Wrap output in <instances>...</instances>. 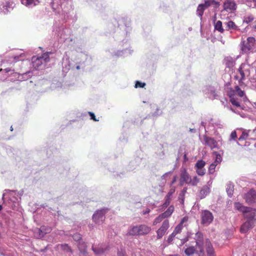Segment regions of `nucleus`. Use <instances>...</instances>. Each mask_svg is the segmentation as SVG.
Instances as JSON below:
<instances>
[{
  "label": "nucleus",
  "mask_w": 256,
  "mask_h": 256,
  "mask_svg": "<svg viewBox=\"0 0 256 256\" xmlns=\"http://www.w3.org/2000/svg\"><path fill=\"white\" fill-rule=\"evenodd\" d=\"M246 220L240 228L242 233H246L256 224V209L249 208V210L244 215Z\"/></svg>",
  "instance_id": "f257e3e1"
},
{
  "label": "nucleus",
  "mask_w": 256,
  "mask_h": 256,
  "mask_svg": "<svg viewBox=\"0 0 256 256\" xmlns=\"http://www.w3.org/2000/svg\"><path fill=\"white\" fill-rule=\"evenodd\" d=\"M51 52H47L43 54L40 56H34L32 58V66L38 70L43 64H45L50 61V54Z\"/></svg>",
  "instance_id": "f03ea898"
},
{
  "label": "nucleus",
  "mask_w": 256,
  "mask_h": 256,
  "mask_svg": "<svg viewBox=\"0 0 256 256\" xmlns=\"http://www.w3.org/2000/svg\"><path fill=\"white\" fill-rule=\"evenodd\" d=\"M150 230V228L146 225H140L131 228L128 234L130 235L136 236L148 234Z\"/></svg>",
  "instance_id": "7ed1b4c3"
},
{
  "label": "nucleus",
  "mask_w": 256,
  "mask_h": 256,
  "mask_svg": "<svg viewBox=\"0 0 256 256\" xmlns=\"http://www.w3.org/2000/svg\"><path fill=\"white\" fill-rule=\"evenodd\" d=\"M255 38L253 37H248L246 40L242 42L240 44V49L244 53H247L254 46Z\"/></svg>",
  "instance_id": "20e7f679"
},
{
  "label": "nucleus",
  "mask_w": 256,
  "mask_h": 256,
  "mask_svg": "<svg viewBox=\"0 0 256 256\" xmlns=\"http://www.w3.org/2000/svg\"><path fill=\"white\" fill-rule=\"evenodd\" d=\"M108 211V208H102L96 210L92 216L94 221L96 224L102 223L105 220V214Z\"/></svg>",
  "instance_id": "39448f33"
},
{
  "label": "nucleus",
  "mask_w": 256,
  "mask_h": 256,
  "mask_svg": "<svg viewBox=\"0 0 256 256\" xmlns=\"http://www.w3.org/2000/svg\"><path fill=\"white\" fill-rule=\"evenodd\" d=\"M202 223L203 224L208 225L213 220L214 216L211 212L205 210L202 212Z\"/></svg>",
  "instance_id": "423d86ee"
},
{
  "label": "nucleus",
  "mask_w": 256,
  "mask_h": 256,
  "mask_svg": "<svg viewBox=\"0 0 256 256\" xmlns=\"http://www.w3.org/2000/svg\"><path fill=\"white\" fill-rule=\"evenodd\" d=\"M244 198L248 204H252L256 201V191L250 190L244 196Z\"/></svg>",
  "instance_id": "0eeeda50"
},
{
  "label": "nucleus",
  "mask_w": 256,
  "mask_h": 256,
  "mask_svg": "<svg viewBox=\"0 0 256 256\" xmlns=\"http://www.w3.org/2000/svg\"><path fill=\"white\" fill-rule=\"evenodd\" d=\"M168 228L169 222L168 220H166L163 222L162 226L156 232L158 238H162L165 234Z\"/></svg>",
  "instance_id": "6e6552de"
},
{
  "label": "nucleus",
  "mask_w": 256,
  "mask_h": 256,
  "mask_svg": "<svg viewBox=\"0 0 256 256\" xmlns=\"http://www.w3.org/2000/svg\"><path fill=\"white\" fill-rule=\"evenodd\" d=\"M236 8V2L232 0H226L224 3V9L227 12H232Z\"/></svg>",
  "instance_id": "1a4fd4ad"
},
{
  "label": "nucleus",
  "mask_w": 256,
  "mask_h": 256,
  "mask_svg": "<svg viewBox=\"0 0 256 256\" xmlns=\"http://www.w3.org/2000/svg\"><path fill=\"white\" fill-rule=\"evenodd\" d=\"M191 176L190 174L187 172L186 170H184L182 171L180 174V186H184V184L186 183L188 184H189V182H190Z\"/></svg>",
  "instance_id": "9d476101"
},
{
  "label": "nucleus",
  "mask_w": 256,
  "mask_h": 256,
  "mask_svg": "<svg viewBox=\"0 0 256 256\" xmlns=\"http://www.w3.org/2000/svg\"><path fill=\"white\" fill-rule=\"evenodd\" d=\"M204 142L205 144L210 147V148H214L218 147V142L214 138L204 136Z\"/></svg>",
  "instance_id": "9b49d317"
},
{
  "label": "nucleus",
  "mask_w": 256,
  "mask_h": 256,
  "mask_svg": "<svg viewBox=\"0 0 256 256\" xmlns=\"http://www.w3.org/2000/svg\"><path fill=\"white\" fill-rule=\"evenodd\" d=\"M0 72L2 74H4L2 78H1L2 80H6L10 74H14L15 76H17L18 74L16 72H14V70H12L10 68H6L5 69H0Z\"/></svg>",
  "instance_id": "f8f14e48"
},
{
  "label": "nucleus",
  "mask_w": 256,
  "mask_h": 256,
  "mask_svg": "<svg viewBox=\"0 0 256 256\" xmlns=\"http://www.w3.org/2000/svg\"><path fill=\"white\" fill-rule=\"evenodd\" d=\"M194 240H196V246H203L204 244V236L200 232H198L196 234L194 237Z\"/></svg>",
  "instance_id": "ddd939ff"
},
{
  "label": "nucleus",
  "mask_w": 256,
  "mask_h": 256,
  "mask_svg": "<svg viewBox=\"0 0 256 256\" xmlns=\"http://www.w3.org/2000/svg\"><path fill=\"white\" fill-rule=\"evenodd\" d=\"M24 54H18L13 55L12 56L10 57L8 59L6 60L8 63L13 64L18 61L22 60L24 59Z\"/></svg>",
  "instance_id": "4468645a"
},
{
  "label": "nucleus",
  "mask_w": 256,
  "mask_h": 256,
  "mask_svg": "<svg viewBox=\"0 0 256 256\" xmlns=\"http://www.w3.org/2000/svg\"><path fill=\"white\" fill-rule=\"evenodd\" d=\"M205 246L207 252L208 256H214V250L208 239H206L205 241Z\"/></svg>",
  "instance_id": "2eb2a0df"
},
{
  "label": "nucleus",
  "mask_w": 256,
  "mask_h": 256,
  "mask_svg": "<svg viewBox=\"0 0 256 256\" xmlns=\"http://www.w3.org/2000/svg\"><path fill=\"white\" fill-rule=\"evenodd\" d=\"M224 62L226 66L229 68H232L236 64L235 60L230 56L226 57Z\"/></svg>",
  "instance_id": "dca6fc26"
},
{
  "label": "nucleus",
  "mask_w": 256,
  "mask_h": 256,
  "mask_svg": "<svg viewBox=\"0 0 256 256\" xmlns=\"http://www.w3.org/2000/svg\"><path fill=\"white\" fill-rule=\"evenodd\" d=\"M92 250L96 254H100L104 253L106 250V248H105L102 244L100 246H92Z\"/></svg>",
  "instance_id": "f3484780"
},
{
  "label": "nucleus",
  "mask_w": 256,
  "mask_h": 256,
  "mask_svg": "<svg viewBox=\"0 0 256 256\" xmlns=\"http://www.w3.org/2000/svg\"><path fill=\"white\" fill-rule=\"evenodd\" d=\"M244 66L245 65L242 64L238 69V72H239L241 76L240 78V80H244L245 79L246 74H250L249 70H243V68H244Z\"/></svg>",
  "instance_id": "a211bd4d"
},
{
  "label": "nucleus",
  "mask_w": 256,
  "mask_h": 256,
  "mask_svg": "<svg viewBox=\"0 0 256 256\" xmlns=\"http://www.w3.org/2000/svg\"><path fill=\"white\" fill-rule=\"evenodd\" d=\"M78 248L80 253L81 256H86V246L84 242H78Z\"/></svg>",
  "instance_id": "6ab92c4d"
},
{
  "label": "nucleus",
  "mask_w": 256,
  "mask_h": 256,
  "mask_svg": "<svg viewBox=\"0 0 256 256\" xmlns=\"http://www.w3.org/2000/svg\"><path fill=\"white\" fill-rule=\"evenodd\" d=\"M224 30L228 31L230 30H237V26L231 20L224 24Z\"/></svg>",
  "instance_id": "aec40b11"
},
{
  "label": "nucleus",
  "mask_w": 256,
  "mask_h": 256,
  "mask_svg": "<svg viewBox=\"0 0 256 256\" xmlns=\"http://www.w3.org/2000/svg\"><path fill=\"white\" fill-rule=\"evenodd\" d=\"M52 228H45L44 226H42L38 230L40 234L37 238H40L44 236L45 234L49 233L51 232Z\"/></svg>",
  "instance_id": "412c9836"
},
{
  "label": "nucleus",
  "mask_w": 256,
  "mask_h": 256,
  "mask_svg": "<svg viewBox=\"0 0 256 256\" xmlns=\"http://www.w3.org/2000/svg\"><path fill=\"white\" fill-rule=\"evenodd\" d=\"M234 208L237 210L242 212L244 214L247 212V211L249 210V207H246L242 206L240 203L238 202H235L234 204Z\"/></svg>",
  "instance_id": "4be33fe9"
},
{
  "label": "nucleus",
  "mask_w": 256,
  "mask_h": 256,
  "mask_svg": "<svg viewBox=\"0 0 256 256\" xmlns=\"http://www.w3.org/2000/svg\"><path fill=\"white\" fill-rule=\"evenodd\" d=\"M132 50H118L115 55L118 56H126L132 54Z\"/></svg>",
  "instance_id": "5701e85b"
},
{
  "label": "nucleus",
  "mask_w": 256,
  "mask_h": 256,
  "mask_svg": "<svg viewBox=\"0 0 256 256\" xmlns=\"http://www.w3.org/2000/svg\"><path fill=\"white\" fill-rule=\"evenodd\" d=\"M210 192V189L207 186H204L202 187L200 191V198H204Z\"/></svg>",
  "instance_id": "b1692460"
},
{
  "label": "nucleus",
  "mask_w": 256,
  "mask_h": 256,
  "mask_svg": "<svg viewBox=\"0 0 256 256\" xmlns=\"http://www.w3.org/2000/svg\"><path fill=\"white\" fill-rule=\"evenodd\" d=\"M205 10H206V8L204 7V6L202 4H199L197 8L196 14L202 18Z\"/></svg>",
  "instance_id": "393cba45"
},
{
  "label": "nucleus",
  "mask_w": 256,
  "mask_h": 256,
  "mask_svg": "<svg viewBox=\"0 0 256 256\" xmlns=\"http://www.w3.org/2000/svg\"><path fill=\"white\" fill-rule=\"evenodd\" d=\"M174 210V207L173 206H170L168 207L166 211L162 213L164 216L168 218L170 216Z\"/></svg>",
  "instance_id": "a878e982"
},
{
  "label": "nucleus",
  "mask_w": 256,
  "mask_h": 256,
  "mask_svg": "<svg viewBox=\"0 0 256 256\" xmlns=\"http://www.w3.org/2000/svg\"><path fill=\"white\" fill-rule=\"evenodd\" d=\"M214 28L216 30L220 32H223L224 30V29L222 28V22L220 20H218L214 24Z\"/></svg>",
  "instance_id": "bb28decb"
},
{
  "label": "nucleus",
  "mask_w": 256,
  "mask_h": 256,
  "mask_svg": "<svg viewBox=\"0 0 256 256\" xmlns=\"http://www.w3.org/2000/svg\"><path fill=\"white\" fill-rule=\"evenodd\" d=\"M250 132V130H244L242 135L240 136L238 140L240 141L246 140L248 138V132Z\"/></svg>",
  "instance_id": "cd10ccee"
},
{
  "label": "nucleus",
  "mask_w": 256,
  "mask_h": 256,
  "mask_svg": "<svg viewBox=\"0 0 256 256\" xmlns=\"http://www.w3.org/2000/svg\"><path fill=\"white\" fill-rule=\"evenodd\" d=\"M199 182L200 179L196 176H194L193 177V178H190L188 185L192 186H196Z\"/></svg>",
  "instance_id": "c85d7f7f"
},
{
  "label": "nucleus",
  "mask_w": 256,
  "mask_h": 256,
  "mask_svg": "<svg viewBox=\"0 0 256 256\" xmlns=\"http://www.w3.org/2000/svg\"><path fill=\"white\" fill-rule=\"evenodd\" d=\"M234 92L240 97L244 96V92L238 86H236Z\"/></svg>",
  "instance_id": "c756f323"
},
{
  "label": "nucleus",
  "mask_w": 256,
  "mask_h": 256,
  "mask_svg": "<svg viewBox=\"0 0 256 256\" xmlns=\"http://www.w3.org/2000/svg\"><path fill=\"white\" fill-rule=\"evenodd\" d=\"M206 162L202 160H198L194 166L195 168H204V166H206Z\"/></svg>",
  "instance_id": "7c9ffc66"
},
{
  "label": "nucleus",
  "mask_w": 256,
  "mask_h": 256,
  "mask_svg": "<svg viewBox=\"0 0 256 256\" xmlns=\"http://www.w3.org/2000/svg\"><path fill=\"white\" fill-rule=\"evenodd\" d=\"M234 186L229 184L227 185L226 192L228 196H231L233 194Z\"/></svg>",
  "instance_id": "2f4dec72"
},
{
  "label": "nucleus",
  "mask_w": 256,
  "mask_h": 256,
  "mask_svg": "<svg viewBox=\"0 0 256 256\" xmlns=\"http://www.w3.org/2000/svg\"><path fill=\"white\" fill-rule=\"evenodd\" d=\"M201 34H202V37L206 38V39L208 40L210 39V40H211V41L212 42H214L215 38H214L213 37L212 33H207V32H206V33H201Z\"/></svg>",
  "instance_id": "473e14b6"
},
{
  "label": "nucleus",
  "mask_w": 256,
  "mask_h": 256,
  "mask_svg": "<svg viewBox=\"0 0 256 256\" xmlns=\"http://www.w3.org/2000/svg\"><path fill=\"white\" fill-rule=\"evenodd\" d=\"M195 250H196L194 246H190V247L186 248L184 252H185V254L187 256H190L194 254Z\"/></svg>",
  "instance_id": "72a5a7b5"
},
{
  "label": "nucleus",
  "mask_w": 256,
  "mask_h": 256,
  "mask_svg": "<svg viewBox=\"0 0 256 256\" xmlns=\"http://www.w3.org/2000/svg\"><path fill=\"white\" fill-rule=\"evenodd\" d=\"M254 20V17L253 16L252 14H250L244 16L243 21L244 22L248 24L249 22H252Z\"/></svg>",
  "instance_id": "f704fd0d"
},
{
  "label": "nucleus",
  "mask_w": 256,
  "mask_h": 256,
  "mask_svg": "<svg viewBox=\"0 0 256 256\" xmlns=\"http://www.w3.org/2000/svg\"><path fill=\"white\" fill-rule=\"evenodd\" d=\"M58 249L60 248L66 252H71V249L67 244H60L58 246Z\"/></svg>",
  "instance_id": "c9c22d12"
},
{
  "label": "nucleus",
  "mask_w": 256,
  "mask_h": 256,
  "mask_svg": "<svg viewBox=\"0 0 256 256\" xmlns=\"http://www.w3.org/2000/svg\"><path fill=\"white\" fill-rule=\"evenodd\" d=\"M218 164L215 163V162H214L210 164L208 168V172L210 174H212L214 173V172H215L216 167Z\"/></svg>",
  "instance_id": "e433bc0d"
},
{
  "label": "nucleus",
  "mask_w": 256,
  "mask_h": 256,
  "mask_svg": "<svg viewBox=\"0 0 256 256\" xmlns=\"http://www.w3.org/2000/svg\"><path fill=\"white\" fill-rule=\"evenodd\" d=\"M164 218H166V217L164 216V215H163L162 213L157 218H155V220H154V225H156L157 224L160 222Z\"/></svg>",
  "instance_id": "4c0bfd02"
},
{
  "label": "nucleus",
  "mask_w": 256,
  "mask_h": 256,
  "mask_svg": "<svg viewBox=\"0 0 256 256\" xmlns=\"http://www.w3.org/2000/svg\"><path fill=\"white\" fill-rule=\"evenodd\" d=\"M214 154L216 156L215 160L214 161V162L218 164H220L222 160L221 156L218 152H214Z\"/></svg>",
  "instance_id": "58836bf2"
},
{
  "label": "nucleus",
  "mask_w": 256,
  "mask_h": 256,
  "mask_svg": "<svg viewBox=\"0 0 256 256\" xmlns=\"http://www.w3.org/2000/svg\"><path fill=\"white\" fill-rule=\"evenodd\" d=\"M35 0H25V2H22L24 4L28 6H33L36 5Z\"/></svg>",
  "instance_id": "ea45409f"
},
{
  "label": "nucleus",
  "mask_w": 256,
  "mask_h": 256,
  "mask_svg": "<svg viewBox=\"0 0 256 256\" xmlns=\"http://www.w3.org/2000/svg\"><path fill=\"white\" fill-rule=\"evenodd\" d=\"M198 176H202L206 174V169L204 168H195Z\"/></svg>",
  "instance_id": "a19ab883"
},
{
  "label": "nucleus",
  "mask_w": 256,
  "mask_h": 256,
  "mask_svg": "<svg viewBox=\"0 0 256 256\" xmlns=\"http://www.w3.org/2000/svg\"><path fill=\"white\" fill-rule=\"evenodd\" d=\"M183 226H182V224H178L174 228L173 232L176 235L182 232Z\"/></svg>",
  "instance_id": "79ce46f5"
},
{
  "label": "nucleus",
  "mask_w": 256,
  "mask_h": 256,
  "mask_svg": "<svg viewBox=\"0 0 256 256\" xmlns=\"http://www.w3.org/2000/svg\"><path fill=\"white\" fill-rule=\"evenodd\" d=\"M175 192V188H170V189L168 192V193L167 195L166 196V198H167L168 199H172V196L173 194Z\"/></svg>",
  "instance_id": "37998d69"
},
{
  "label": "nucleus",
  "mask_w": 256,
  "mask_h": 256,
  "mask_svg": "<svg viewBox=\"0 0 256 256\" xmlns=\"http://www.w3.org/2000/svg\"><path fill=\"white\" fill-rule=\"evenodd\" d=\"M212 124L214 125V126H217L219 128H222L223 127V124L220 121H216V122H213V120L211 119Z\"/></svg>",
  "instance_id": "c03bdc74"
},
{
  "label": "nucleus",
  "mask_w": 256,
  "mask_h": 256,
  "mask_svg": "<svg viewBox=\"0 0 256 256\" xmlns=\"http://www.w3.org/2000/svg\"><path fill=\"white\" fill-rule=\"evenodd\" d=\"M196 247L198 249V256H206L203 246Z\"/></svg>",
  "instance_id": "a18cd8bd"
},
{
  "label": "nucleus",
  "mask_w": 256,
  "mask_h": 256,
  "mask_svg": "<svg viewBox=\"0 0 256 256\" xmlns=\"http://www.w3.org/2000/svg\"><path fill=\"white\" fill-rule=\"evenodd\" d=\"M146 86V83L136 81L135 84V88H144Z\"/></svg>",
  "instance_id": "49530a36"
},
{
  "label": "nucleus",
  "mask_w": 256,
  "mask_h": 256,
  "mask_svg": "<svg viewBox=\"0 0 256 256\" xmlns=\"http://www.w3.org/2000/svg\"><path fill=\"white\" fill-rule=\"evenodd\" d=\"M74 240L76 242H78L82 238L81 235L79 234H74L72 236Z\"/></svg>",
  "instance_id": "de8ad7c7"
},
{
  "label": "nucleus",
  "mask_w": 256,
  "mask_h": 256,
  "mask_svg": "<svg viewBox=\"0 0 256 256\" xmlns=\"http://www.w3.org/2000/svg\"><path fill=\"white\" fill-rule=\"evenodd\" d=\"M176 236V234L172 232V234L170 235V236H168V240H167L168 242L170 243V244L172 242V240Z\"/></svg>",
  "instance_id": "09e8293b"
},
{
  "label": "nucleus",
  "mask_w": 256,
  "mask_h": 256,
  "mask_svg": "<svg viewBox=\"0 0 256 256\" xmlns=\"http://www.w3.org/2000/svg\"><path fill=\"white\" fill-rule=\"evenodd\" d=\"M237 138L236 132V131H233L232 132L230 135V140H236Z\"/></svg>",
  "instance_id": "8fccbe9b"
},
{
  "label": "nucleus",
  "mask_w": 256,
  "mask_h": 256,
  "mask_svg": "<svg viewBox=\"0 0 256 256\" xmlns=\"http://www.w3.org/2000/svg\"><path fill=\"white\" fill-rule=\"evenodd\" d=\"M230 102L234 106H235L238 107H240L239 102H237L236 100H234V98H230Z\"/></svg>",
  "instance_id": "3c124183"
},
{
  "label": "nucleus",
  "mask_w": 256,
  "mask_h": 256,
  "mask_svg": "<svg viewBox=\"0 0 256 256\" xmlns=\"http://www.w3.org/2000/svg\"><path fill=\"white\" fill-rule=\"evenodd\" d=\"M202 5L204 6V7L206 9L208 8L210 6H211L210 0H206L204 4H202Z\"/></svg>",
  "instance_id": "603ef678"
},
{
  "label": "nucleus",
  "mask_w": 256,
  "mask_h": 256,
  "mask_svg": "<svg viewBox=\"0 0 256 256\" xmlns=\"http://www.w3.org/2000/svg\"><path fill=\"white\" fill-rule=\"evenodd\" d=\"M166 198L165 202L163 204L164 208H166L170 204V200H170V199H168L166 198Z\"/></svg>",
  "instance_id": "864d4df0"
},
{
  "label": "nucleus",
  "mask_w": 256,
  "mask_h": 256,
  "mask_svg": "<svg viewBox=\"0 0 256 256\" xmlns=\"http://www.w3.org/2000/svg\"><path fill=\"white\" fill-rule=\"evenodd\" d=\"M249 26L251 28L252 30H256V22H255L251 25L248 26L247 27V28L248 29Z\"/></svg>",
  "instance_id": "5fc2aeb1"
},
{
  "label": "nucleus",
  "mask_w": 256,
  "mask_h": 256,
  "mask_svg": "<svg viewBox=\"0 0 256 256\" xmlns=\"http://www.w3.org/2000/svg\"><path fill=\"white\" fill-rule=\"evenodd\" d=\"M90 116V118L94 121H98V120L96 119L94 114L92 112H88Z\"/></svg>",
  "instance_id": "6e6d98bb"
},
{
  "label": "nucleus",
  "mask_w": 256,
  "mask_h": 256,
  "mask_svg": "<svg viewBox=\"0 0 256 256\" xmlns=\"http://www.w3.org/2000/svg\"><path fill=\"white\" fill-rule=\"evenodd\" d=\"M230 110H232L234 112L236 113V114H240L242 118H245L246 116L245 114H242L238 110H234L232 108H230Z\"/></svg>",
  "instance_id": "4d7b16f0"
},
{
  "label": "nucleus",
  "mask_w": 256,
  "mask_h": 256,
  "mask_svg": "<svg viewBox=\"0 0 256 256\" xmlns=\"http://www.w3.org/2000/svg\"><path fill=\"white\" fill-rule=\"evenodd\" d=\"M176 180H177V176H174L173 179H172V181L171 184H170V188H175L174 186H172V184H173L174 182H176Z\"/></svg>",
  "instance_id": "13d9d810"
},
{
  "label": "nucleus",
  "mask_w": 256,
  "mask_h": 256,
  "mask_svg": "<svg viewBox=\"0 0 256 256\" xmlns=\"http://www.w3.org/2000/svg\"><path fill=\"white\" fill-rule=\"evenodd\" d=\"M172 172H166V174H164L162 176V179H164L166 178V176H170L171 174H172Z\"/></svg>",
  "instance_id": "bf43d9fd"
},
{
  "label": "nucleus",
  "mask_w": 256,
  "mask_h": 256,
  "mask_svg": "<svg viewBox=\"0 0 256 256\" xmlns=\"http://www.w3.org/2000/svg\"><path fill=\"white\" fill-rule=\"evenodd\" d=\"M188 240V238H186V237L184 238L181 240L182 244H184V243L187 242Z\"/></svg>",
  "instance_id": "052dcab7"
},
{
  "label": "nucleus",
  "mask_w": 256,
  "mask_h": 256,
  "mask_svg": "<svg viewBox=\"0 0 256 256\" xmlns=\"http://www.w3.org/2000/svg\"><path fill=\"white\" fill-rule=\"evenodd\" d=\"M210 0V2L211 5H212L213 4H215L216 5H219V2H216L214 0Z\"/></svg>",
  "instance_id": "680f3d73"
},
{
  "label": "nucleus",
  "mask_w": 256,
  "mask_h": 256,
  "mask_svg": "<svg viewBox=\"0 0 256 256\" xmlns=\"http://www.w3.org/2000/svg\"><path fill=\"white\" fill-rule=\"evenodd\" d=\"M192 233L190 232H187V234H186V238H188V240L190 239V236H192Z\"/></svg>",
  "instance_id": "e2e57ef3"
},
{
  "label": "nucleus",
  "mask_w": 256,
  "mask_h": 256,
  "mask_svg": "<svg viewBox=\"0 0 256 256\" xmlns=\"http://www.w3.org/2000/svg\"><path fill=\"white\" fill-rule=\"evenodd\" d=\"M211 94L212 96H210V98H216V94H215V92L214 90H212V94Z\"/></svg>",
  "instance_id": "0e129e2a"
},
{
  "label": "nucleus",
  "mask_w": 256,
  "mask_h": 256,
  "mask_svg": "<svg viewBox=\"0 0 256 256\" xmlns=\"http://www.w3.org/2000/svg\"><path fill=\"white\" fill-rule=\"evenodd\" d=\"M186 221V218H184L180 222L179 224H182V226H183V224Z\"/></svg>",
  "instance_id": "69168bd1"
},
{
  "label": "nucleus",
  "mask_w": 256,
  "mask_h": 256,
  "mask_svg": "<svg viewBox=\"0 0 256 256\" xmlns=\"http://www.w3.org/2000/svg\"><path fill=\"white\" fill-rule=\"evenodd\" d=\"M150 212V209H147L146 210L143 211V214H146L149 213Z\"/></svg>",
  "instance_id": "338daca9"
},
{
  "label": "nucleus",
  "mask_w": 256,
  "mask_h": 256,
  "mask_svg": "<svg viewBox=\"0 0 256 256\" xmlns=\"http://www.w3.org/2000/svg\"><path fill=\"white\" fill-rule=\"evenodd\" d=\"M70 65H68V66H63V68L64 70H68L70 69Z\"/></svg>",
  "instance_id": "774afa93"
}]
</instances>
